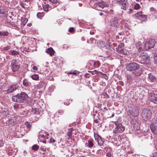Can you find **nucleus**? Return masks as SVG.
<instances>
[{"mask_svg": "<svg viewBox=\"0 0 157 157\" xmlns=\"http://www.w3.org/2000/svg\"><path fill=\"white\" fill-rule=\"evenodd\" d=\"M27 94L24 92H21L12 97V100L15 102L21 103L27 99Z\"/></svg>", "mask_w": 157, "mask_h": 157, "instance_id": "obj_1", "label": "nucleus"}, {"mask_svg": "<svg viewBox=\"0 0 157 157\" xmlns=\"http://www.w3.org/2000/svg\"><path fill=\"white\" fill-rule=\"evenodd\" d=\"M152 113L151 110L148 108L144 109L142 113V117L143 119L147 121L151 117Z\"/></svg>", "mask_w": 157, "mask_h": 157, "instance_id": "obj_2", "label": "nucleus"}, {"mask_svg": "<svg viewBox=\"0 0 157 157\" xmlns=\"http://www.w3.org/2000/svg\"><path fill=\"white\" fill-rule=\"evenodd\" d=\"M116 127L113 130V132L117 134L122 132L124 130V127L118 121L114 122Z\"/></svg>", "mask_w": 157, "mask_h": 157, "instance_id": "obj_3", "label": "nucleus"}, {"mask_svg": "<svg viewBox=\"0 0 157 157\" xmlns=\"http://www.w3.org/2000/svg\"><path fill=\"white\" fill-rule=\"evenodd\" d=\"M10 62L11 63V67L13 72L17 71L20 67V64L18 61L15 59H13Z\"/></svg>", "mask_w": 157, "mask_h": 157, "instance_id": "obj_4", "label": "nucleus"}, {"mask_svg": "<svg viewBox=\"0 0 157 157\" xmlns=\"http://www.w3.org/2000/svg\"><path fill=\"white\" fill-rule=\"evenodd\" d=\"M140 67L138 64L136 63H130L127 65L126 69L129 71H132L139 70Z\"/></svg>", "mask_w": 157, "mask_h": 157, "instance_id": "obj_5", "label": "nucleus"}, {"mask_svg": "<svg viewBox=\"0 0 157 157\" xmlns=\"http://www.w3.org/2000/svg\"><path fill=\"white\" fill-rule=\"evenodd\" d=\"M155 43V42L154 39L149 40L145 42L144 44V48L146 50H147L153 48Z\"/></svg>", "mask_w": 157, "mask_h": 157, "instance_id": "obj_6", "label": "nucleus"}, {"mask_svg": "<svg viewBox=\"0 0 157 157\" xmlns=\"http://www.w3.org/2000/svg\"><path fill=\"white\" fill-rule=\"evenodd\" d=\"M117 2L119 5L121 6V8L125 10H128V0H117Z\"/></svg>", "mask_w": 157, "mask_h": 157, "instance_id": "obj_7", "label": "nucleus"}, {"mask_svg": "<svg viewBox=\"0 0 157 157\" xmlns=\"http://www.w3.org/2000/svg\"><path fill=\"white\" fill-rule=\"evenodd\" d=\"M18 87L19 86L17 84L11 85L8 87L7 90H4V92L6 94H10L16 90Z\"/></svg>", "mask_w": 157, "mask_h": 157, "instance_id": "obj_8", "label": "nucleus"}, {"mask_svg": "<svg viewBox=\"0 0 157 157\" xmlns=\"http://www.w3.org/2000/svg\"><path fill=\"white\" fill-rule=\"evenodd\" d=\"M150 128L152 132L155 134H157V118L151 125Z\"/></svg>", "mask_w": 157, "mask_h": 157, "instance_id": "obj_9", "label": "nucleus"}, {"mask_svg": "<svg viewBox=\"0 0 157 157\" xmlns=\"http://www.w3.org/2000/svg\"><path fill=\"white\" fill-rule=\"evenodd\" d=\"M106 6V4L104 2H101L97 3L95 6V9L100 11L101 10V9H103Z\"/></svg>", "mask_w": 157, "mask_h": 157, "instance_id": "obj_10", "label": "nucleus"}, {"mask_svg": "<svg viewBox=\"0 0 157 157\" xmlns=\"http://www.w3.org/2000/svg\"><path fill=\"white\" fill-rule=\"evenodd\" d=\"M138 111V109L136 107H134L132 110H129L130 114L133 117H136L138 116L139 114Z\"/></svg>", "mask_w": 157, "mask_h": 157, "instance_id": "obj_11", "label": "nucleus"}, {"mask_svg": "<svg viewBox=\"0 0 157 157\" xmlns=\"http://www.w3.org/2000/svg\"><path fill=\"white\" fill-rule=\"evenodd\" d=\"M151 101L155 104L157 103V95L154 93L151 94L149 97Z\"/></svg>", "mask_w": 157, "mask_h": 157, "instance_id": "obj_12", "label": "nucleus"}, {"mask_svg": "<svg viewBox=\"0 0 157 157\" xmlns=\"http://www.w3.org/2000/svg\"><path fill=\"white\" fill-rule=\"evenodd\" d=\"M117 51V52L120 53H124V44L123 43L121 44L116 48Z\"/></svg>", "mask_w": 157, "mask_h": 157, "instance_id": "obj_13", "label": "nucleus"}, {"mask_svg": "<svg viewBox=\"0 0 157 157\" xmlns=\"http://www.w3.org/2000/svg\"><path fill=\"white\" fill-rule=\"evenodd\" d=\"M45 52L48 54H49L51 56H52L54 54V51L52 48H49L46 49Z\"/></svg>", "mask_w": 157, "mask_h": 157, "instance_id": "obj_14", "label": "nucleus"}, {"mask_svg": "<svg viewBox=\"0 0 157 157\" xmlns=\"http://www.w3.org/2000/svg\"><path fill=\"white\" fill-rule=\"evenodd\" d=\"M139 55L140 56V57H141V58L143 59V60L144 61H145L147 60V54L144 53L143 52L142 53H139Z\"/></svg>", "mask_w": 157, "mask_h": 157, "instance_id": "obj_15", "label": "nucleus"}, {"mask_svg": "<svg viewBox=\"0 0 157 157\" xmlns=\"http://www.w3.org/2000/svg\"><path fill=\"white\" fill-rule=\"evenodd\" d=\"M23 84L24 86L26 87H28L30 86L31 85V83L26 79L25 78L23 81Z\"/></svg>", "mask_w": 157, "mask_h": 157, "instance_id": "obj_16", "label": "nucleus"}, {"mask_svg": "<svg viewBox=\"0 0 157 157\" xmlns=\"http://www.w3.org/2000/svg\"><path fill=\"white\" fill-rule=\"evenodd\" d=\"M111 24L112 26L116 28L118 25V21L117 20H114L111 22Z\"/></svg>", "mask_w": 157, "mask_h": 157, "instance_id": "obj_17", "label": "nucleus"}, {"mask_svg": "<svg viewBox=\"0 0 157 157\" xmlns=\"http://www.w3.org/2000/svg\"><path fill=\"white\" fill-rule=\"evenodd\" d=\"M142 13H143L142 11L137 12L135 14L134 16L137 19H141L142 16H141L142 15Z\"/></svg>", "mask_w": 157, "mask_h": 157, "instance_id": "obj_18", "label": "nucleus"}, {"mask_svg": "<svg viewBox=\"0 0 157 157\" xmlns=\"http://www.w3.org/2000/svg\"><path fill=\"white\" fill-rule=\"evenodd\" d=\"M97 141L98 142V145L101 146L103 145L104 143L103 141L99 136H98V137L97 138Z\"/></svg>", "mask_w": 157, "mask_h": 157, "instance_id": "obj_19", "label": "nucleus"}, {"mask_svg": "<svg viewBox=\"0 0 157 157\" xmlns=\"http://www.w3.org/2000/svg\"><path fill=\"white\" fill-rule=\"evenodd\" d=\"M98 46L99 47L101 48H103L105 47V45L104 42L103 41H101L98 43Z\"/></svg>", "mask_w": 157, "mask_h": 157, "instance_id": "obj_20", "label": "nucleus"}, {"mask_svg": "<svg viewBox=\"0 0 157 157\" xmlns=\"http://www.w3.org/2000/svg\"><path fill=\"white\" fill-rule=\"evenodd\" d=\"M9 35V33L7 31H0V36H7Z\"/></svg>", "mask_w": 157, "mask_h": 157, "instance_id": "obj_21", "label": "nucleus"}, {"mask_svg": "<svg viewBox=\"0 0 157 157\" xmlns=\"http://www.w3.org/2000/svg\"><path fill=\"white\" fill-rule=\"evenodd\" d=\"M25 125L27 128V130L28 131L30 130L31 127V125L30 123L28 122H26L25 123Z\"/></svg>", "mask_w": 157, "mask_h": 157, "instance_id": "obj_22", "label": "nucleus"}, {"mask_svg": "<svg viewBox=\"0 0 157 157\" xmlns=\"http://www.w3.org/2000/svg\"><path fill=\"white\" fill-rule=\"evenodd\" d=\"M31 78L33 79L37 80L39 79L38 75L36 74L33 75L31 76Z\"/></svg>", "mask_w": 157, "mask_h": 157, "instance_id": "obj_23", "label": "nucleus"}, {"mask_svg": "<svg viewBox=\"0 0 157 157\" xmlns=\"http://www.w3.org/2000/svg\"><path fill=\"white\" fill-rule=\"evenodd\" d=\"M49 6L47 4L44 5H43V9L44 11H47L48 10Z\"/></svg>", "mask_w": 157, "mask_h": 157, "instance_id": "obj_24", "label": "nucleus"}, {"mask_svg": "<svg viewBox=\"0 0 157 157\" xmlns=\"http://www.w3.org/2000/svg\"><path fill=\"white\" fill-rule=\"evenodd\" d=\"M39 146L36 144H34L32 147V149L34 151L37 150L39 149Z\"/></svg>", "mask_w": 157, "mask_h": 157, "instance_id": "obj_25", "label": "nucleus"}, {"mask_svg": "<svg viewBox=\"0 0 157 157\" xmlns=\"http://www.w3.org/2000/svg\"><path fill=\"white\" fill-rule=\"evenodd\" d=\"M100 65L99 62L98 61L95 62L94 63V66L96 68L98 67Z\"/></svg>", "mask_w": 157, "mask_h": 157, "instance_id": "obj_26", "label": "nucleus"}, {"mask_svg": "<svg viewBox=\"0 0 157 157\" xmlns=\"http://www.w3.org/2000/svg\"><path fill=\"white\" fill-rule=\"evenodd\" d=\"M67 135L68 136V140H69V139H71L72 138V131H71L68 132L67 133Z\"/></svg>", "mask_w": 157, "mask_h": 157, "instance_id": "obj_27", "label": "nucleus"}, {"mask_svg": "<svg viewBox=\"0 0 157 157\" xmlns=\"http://www.w3.org/2000/svg\"><path fill=\"white\" fill-rule=\"evenodd\" d=\"M10 52H11V54L13 55H17L19 54V53L18 52L14 50H10Z\"/></svg>", "mask_w": 157, "mask_h": 157, "instance_id": "obj_28", "label": "nucleus"}, {"mask_svg": "<svg viewBox=\"0 0 157 157\" xmlns=\"http://www.w3.org/2000/svg\"><path fill=\"white\" fill-rule=\"evenodd\" d=\"M88 147H91L93 146V143L92 141H88Z\"/></svg>", "mask_w": 157, "mask_h": 157, "instance_id": "obj_29", "label": "nucleus"}, {"mask_svg": "<svg viewBox=\"0 0 157 157\" xmlns=\"http://www.w3.org/2000/svg\"><path fill=\"white\" fill-rule=\"evenodd\" d=\"M141 71H140L138 72H135L133 74L136 76H139L141 74Z\"/></svg>", "mask_w": 157, "mask_h": 157, "instance_id": "obj_30", "label": "nucleus"}, {"mask_svg": "<svg viewBox=\"0 0 157 157\" xmlns=\"http://www.w3.org/2000/svg\"><path fill=\"white\" fill-rule=\"evenodd\" d=\"M22 20L23 21V25H24L27 23L28 21V19L25 18H24Z\"/></svg>", "mask_w": 157, "mask_h": 157, "instance_id": "obj_31", "label": "nucleus"}, {"mask_svg": "<svg viewBox=\"0 0 157 157\" xmlns=\"http://www.w3.org/2000/svg\"><path fill=\"white\" fill-rule=\"evenodd\" d=\"M142 16H141V19H139L140 20L144 21L147 18V16L145 15H144L142 14Z\"/></svg>", "mask_w": 157, "mask_h": 157, "instance_id": "obj_32", "label": "nucleus"}, {"mask_svg": "<svg viewBox=\"0 0 157 157\" xmlns=\"http://www.w3.org/2000/svg\"><path fill=\"white\" fill-rule=\"evenodd\" d=\"M43 16V14L41 13H38L37 14V16L40 18Z\"/></svg>", "mask_w": 157, "mask_h": 157, "instance_id": "obj_33", "label": "nucleus"}, {"mask_svg": "<svg viewBox=\"0 0 157 157\" xmlns=\"http://www.w3.org/2000/svg\"><path fill=\"white\" fill-rule=\"evenodd\" d=\"M140 5L139 4H136L134 6V9L136 10L140 8Z\"/></svg>", "mask_w": 157, "mask_h": 157, "instance_id": "obj_34", "label": "nucleus"}, {"mask_svg": "<svg viewBox=\"0 0 157 157\" xmlns=\"http://www.w3.org/2000/svg\"><path fill=\"white\" fill-rule=\"evenodd\" d=\"M154 59L155 62L156 63V61H157V54H154Z\"/></svg>", "mask_w": 157, "mask_h": 157, "instance_id": "obj_35", "label": "nucleus"}, {"mask_svg": "<svg viewBox=\"0 0 157 157\" xmlns=\"http://www.w3.org/2000/svg\"><path fill=\"white\" fill-rule=\"evenodd\" d=\"M20 5L21 7L24 8H26L25 7L26 4L23 2H21L20 3Z\"/></svg>", "mask_w": 157, "mask_h": 157, "instance_id": "obj_36", "label": "nucleus"}, {"mask_svg": "<svg viewBox=\"0 0 157 157\" xmlns=\"http://www.w3.org/2000/svg\"><path fill=\"white\" fill-rule=\"evenodd\" d=\"M149 79H150L151 81H153L154 80H155V78L152 75H150L149 76Z\"/></svg>", "mask_w": 157, "mask_h": 157, "instance_id": "obj_37", "label": "nucleus"}, {"mask_svg": "<svg viewBox=\"0 0 157 157\" xmlns=\"http://www.w3.org/2000/svg\"><path fill=\"white\" fill-rule=\"evenodd\" d=\"M51 2L54 4H56L58 2L57 0H50Z\"/></svg>", "mask_w": 157, "mask_h": 157, "instance_id": "obj_38", "label": "nucleus"}, {"mask_svg": "<svg viewBox=\"0 0 157 157\" xmlns=\"http://www.w3.org/2000/svg\"><path fill=\"white\" fill-rule=\"evenodd\" d=\"M69 31L70 32H73L74 31V29L73 27H71L69 29Z\"/></svg>", "mask_w": 157, "mask_h": 157, "instance_id": "obj_39", "label": "nucleus"}, {"mask_svg": "<svg viewBox=\"0 0 157 157\" xmlns=\"http://www.w3.org/2000/svg\"><path fill=\"white\" fill-rule=\"evenodd\" d=\"M55 142V140L54 139L52 138H51L50 139V141H49V143H54Z\"/></svg>", "mask_w": 157, "mask_h": 157, "instance_id": "obj_40", "label": "nucleus"}, {"mask_svg": "<svg viewBox=\"0 0 157 157\" xmlns=\"http://www.w3.org/2000/svg\"><path fill=\"white\" fill-rule=\"evenodd\" d=\"M10 47L9 46H7L6 47H4L3 49L4 50H7L10 49Z\"/></svg>", "mask_w": 157, "mask_h": 157, "instance_id": "obj_41", "label": "nucleus"}, {"mask_svg": "<svg viewBox=\"0 0 157 157\" xmlns=\"http://www.w3.org/2000/svg\"><path fill=\"white\" fill-rule=\"evenodd\" d=\"M129 11L127 12V13L129 14H130L132 12V9L131 8H129L128 9Z\"/></svg>", "mask_w": 157, "mask_h": 157, "instance_id": "obj_42", "label": "nucleus"}, {"mask_svg": "<svg viewBox=\"0 0 157 157\" xmlns=\"http://www.w3.org/2000/svg\"><path fill=\"white\" fill-rule=\"evenodd\" d=\"M111 155V154L109 152H107L106 154V156L108 157H110Z\"/></svg>", "mask_w": 157, "mask_h": 157, "instance_id": "obj_43", "label": "nucleus"}, {"mask_svg": "<svg viewBox=\"0 0 157 157\" xmlns=\"http://www.w3.org/2000/svg\"><path fill=\"white\" fill-rule=\"evenodd\" d=\"M33 69L34 71H36L37 70V67L35 66H34L33 67Z\"/></svg>", "mask_w": 157, "mask_h": 157, "instance_id": "obj_44", "label": "nucleus"}, {"mask_svg": "<svg viewBox=\"0 0 157 157\" xmlns=\"http://www.w3.org/2000/svg\"><path fill=\"white\" fill-rule=\"evenodd\" d=\"M76 71H74L72 72V71H71L70 73V74H74L75 75L76 74Z\"/></svg>", "mask_w": 157, "mask_h": 157, "instance_id": "obj_45", "label": "nucleus"}, {"mask_svg": "<svg viewBox=\"0 0 157 157\" xmlns=\"http://www.w3.org/2000/svg\"><path fill=\"white\" fill-rule=\"evenodd\" d=\"M98 73V71L97 70H95L93 71V73L94 74H97Z\"/></svg>", "mask_w": 157, "mask_h": 157, "instance_id": "obj_46", "label": "nucleus"}, {"mask_svg": "<svg viewBox=\"0 0 157 157\" xmlns=\"http://www.w3.org/2000/svg\"><path fill=\"white\" fill-rule=\"evenodd\" d=\"M3 13V12L2 10L1 7H0V14H1V13Z\"/></svg>", "mask_w": 157, "mask_h": 157, "instance_id": "obj_47", "label": "nucleus"}, {"mask_svg": "<svg viewBox=\"0 0 157 157\" xmlns=\"http://www.w3.org/2000/svg\"><path fill=\"white\" fill-rule=\"evenodd\" d=\"M153 157H157V153H155L153 155Z\"/></svg>", "mask_w": 157, "mask_h": 157, "instance_id": "obj_48", "label": "nucleus"}, {"mask_svg": "<svg viewBox=\"0 0 157 157\" xmlns=\"http://www.w3.org/2000/svg\"><path fill=\"white\" fill-rule=\"evenodd\" d=\"M94 122L96 123H98L97 119L94 120Z\"/></svg>", "mask_w": 157, "mask_h": 157, "instance_id": "obj_49", "label": "nucleus"}, {"mask_svg": "<svg viewBox=\"0 0 157 157\" xmlns=\"http://www.w3.org/2000/svg\"><path fill=\"white\" fill-rule=\"evenodd\" d=\"M99 14L100 15L102 16L103 14L101 12L99 13Z\"/></svg>", "mask_w": 157, "mask_h": 157, "instance_id": "obj_50", "label": "nucleus"}, {"mask_svg": "<svg viewBox=\"0 0 157 157\" xmlns=\"http://www.w3.org/2000/svg\"><path fill=\"white\" fill-rule=\"evenodd\" d=\"M114 116V114H113L110 117V118L113 117Z\"/></svg>", "mask_w": 157, "mask_h": 157, "instance_id": "obj_51", "label": "nucleus"}, {"mask_svg": "<svg viewBox=\"0 0 157 157\" xmlns=\"http://www.w3.org/2000/svg\"><path fill=\"white\" fill-rule=\"evenodd\" d=\"M79 6H82V4H81V3H79Z\"/></svg>", "mask_w": 157, "mask_h": 157, "instance_id": "obj_52", "label": "nucleus"}, {"mask_svg": "<svg viewBox=\"0 0 157 157\" xmlns=\"http://www.w3.org/2000/svg\"><path fill=\"white\" fill-rule=\"evenodd\" d=\"M24 51H25V52H26L27 51V49H24L23 51V52H24Z\"/></svg>", "mask_w": 157, "mask_h": 157, "instance_id": "obj_53", "label": "nucleus"}, {"mask_svg": "<svg viewBox=\"0 0 157 157\" xmlns=\"http://www.w3.org/2000/svg\"><path fill=\"white\" fill-rule=\"evenodd\" d=\"M43 143H44L46 144V141L45 140H44L43 141Z\"/></svg>", "mask_w": 157, "mask_h": 157, "instance_id": "obj_54", "label": "nucleus"}, {"mask_svg": "<svg viewBox=\"0 0 157 157\" xmlns=\"http://www.w3.org/2000/svg\"><path fill=\"white\" fill-rule=\"evenodd\" d=\"M103 75H104L105 77H106L107 78V76L106 75H105V74H104Z\"/></svg>", "mask_w": 157, "mask_h": 157, "instance_id": "obj_55", "label": "nucleus"}, {"mask_svg": "<svg viewBox=\"0 0 157 157\" xmlns=\"http://www.w3.org/2000/svg\"><path fill=\"white\" fill-rule=\"evenodd\" d=\"M104 109L107 110V109L106 108V107H105L104 108Z\"/></svg>", "mask_w": 157, "mask_h": 157, "instance_id": "obj_56", "label": "nucleus"}, {"mask_svg": "<svg viewBox=\"0 0 157 157\" xmlns=\"http://www.w3.org/2000/svg\"><path fill=\"white\" fill-rule=\"evenodd\" d=\"M25 1H30L31 0H25Z\"/></svg>", "mask_w": 157, "mask_h": 157, "instance_id": "obj_57", "label": "nucleus"}, {"mask_svg": "<svg viewBox=\"0 0 157 157\" xmlns=\"http://www.w3.org/2000/svg\"><path fill=\"white\" fill-rule=\"evenodd\" d=\"M155 63L156 64V66H157V61H156V63Z\"/></svg>", "mask_w": 157, "mask_h": 157, "instance_id": "obj_58", "label": "nucleus"}, {"mask_svg": "<svg viewBox=\"0 0 157 157\" xmlns=\"http://www.w3.org/2000/svg\"><path fill=\"white\" fill-rule=\"evenodd\" d=\"M42 136L43 137H44V135H42Z\"/></svg>", "mask_w": 157, "mask_h": 157, "instance_id": "obj_59", "label": "nucleus"}, {"mask_svg": "<svg viewBox=\"0 0 157 157\" xmlns=\"http://www.w3.org/2000/svg\"><path fill=\"white\" fill-rule=\"evenodd\" d=\"M140 48H139V52H140Z\"/></svg>", "mask_w": 157, "mask_h": 157, "instance_id": "obj_60", "label": "nucleus"}, {"mask_svg": "<svg viewBox=\"0 0 157 157\" xmlns=\"http://www.w3.org/2000/svg\"><path fill=\"white\" fill-rule=\"evenodd\" d=\"M49 135V134H47V136H48Z\"/></svg>", "mask_w": 157, "mask_h": 157, "instance_id": "obj_61", "label": "nucleus"}, {"mask_svg": "<svg viewBox=\"0 0 157 157\" xmlns=\"http://www.w3.org/2000/svg\"><path fill=\"white\" fill-rule=\"evenodd\" d=\"M139 0H136L137 1H138Z\"/></svg>", "mask_w": 157, "mask_h": 157, "instance_id": "obj_62", "label": "nucleus"}, {"mask_svg": "<svg viewBox=\"0 0 157 157\" xmlns=\"http://www.w3.org/2000/svg\"><path fill=\"white\" fill-rule=\"evenodd\" d=\"M46 138H47V139H48V137H47Z\"/></svg>", "mask_w": 157, "mask_h": 157, "instance_id": "obj_63", "label": "nucleus"}, {"mask_svg": "<svg viewBox=\"0 0 157 157\" xmlns=\"http://www.w3.org/2000/svg\"><path fill=\"white\" fill-rule=\"evenodd\" d=\"M72 157H75V156H72Z\"/></svg>", "mask_w": 157, "mask_h": 157, "instance_id": "obj_64", "label": "nucleus"}]
</instances>
